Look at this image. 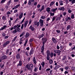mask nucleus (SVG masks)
<instances>
[{
	"label": "nucleus",
	"mask_w": 75,
	"mask_h": 75,
	"mask_svg": "<svg viewBox=\"0 0 75 75\" xmlns=\"http://www.w3.org/2000/svg\"><path fill=\"white\" fill-rule=\"evenodd\" d=\"M61 50H54V53H53V55L54 57L56 56V54H57V55L58 56L60 55H61Z\"/></svg>",
	"instance_id": "nucleus-1"
},
{
	"label": "nucleus",
	"mask_w": 75,
	"mask_h": 75,
	"mask_svg": "<svg viewBox=\"0 0 75 75\" xmlns=\"http://www.w3.org/2000/svg\"><path fill=\"white\" fill-rule=\"evenodd\" d=\"M48 39H47V38H42V44H45V43H46Z\"/></svg>",
	"instance_id": "nucleus-2"
},
{
	"label": "nucleus",
	"mask_w": 75,
	"mask_h": 75,
	"mask_svg": "<svg viewBox=\"0 0 75 75\" xmlns=\"http://www.w3.org/2000/svg\"><path fill=\"white\" fill-rule=\"evenodd\" d=\"M33 67L34 65H33V64H30L29 66V69L28 70H30V71H32Z\"/></svg>",
	"instance_id": "nucleus-3"
},
{
	"label": "nucleus",
	"mask_w": 75,
	"mask_h": 75,
	"mask_svg": "<svg viewBox=\"0 0 75 75\" xmlns=\"http://www.w3.org/2000/svg\"><path fill=\"white\" fill-rule=\"evenodd\" d=\"M34 49H33V48H32L30 51L29 53H28V54L30 56H31V55L34 54Z\"/></svg>",
	"instance_id": "nucleus-4"
},
{
	"label": "nucleus",
	"mask_w": 75,
	"mask_h": 75,
	"mask_svg": "<svg viewBox=\"0 0 75 75\" xmlns=\"http://www.w3.org/2000/svg\"><path fill=\"white\" fill-rule=\"evenodd\" d=\"M39 23H40V26L42 27L44 25V21L42 19H40L39 20Z\"/></svg>",
	"instance_id": "nucleus-5"
},
{
	"label": "nucleus",
	"mask_w": 75,
	"mask_h": 75,
	"mask_svg": "<svg viewBox=\"0 0 75 75\" xmlns=\"http://www.w3.org/2000/svg\"><path fill=\"white\" fill-rule=\"evenodd\" d=\"M42 45H43L41 48V52L42 53H44V49H45V48H44V47H45V45L42 44Z\"/></svg>",
	"instance_id": "nucleus-6"
},
{
	"label": "nucleus",
	"mask_w": 75,
	"mask_h": 75,
	"mask_svg": "<svg viewBox=\"0 0 75 75\" xmlns=\"http://www.w3.org/2000/svg\"><path fill=\"white\" fill-rule=\"evenodd\" d=\"M16 58L18 60L21 59V57H20V54L19 53H18L16 56Z\"/></svg>",
	"instance_id": "nucleus-7"
},
{
	"label": "nucleus",
	"mask_w": 75,
	"mask_h": 75,
	"mask_svg": "<svg viewBox=\"0 0 75 75\" xmlns=\"http://www.w3.org/2000/svg\"><path fill=\"white\" fill-rule=\"evenodd\" d=\"M58 10H59L60 11H64V10H65V8L64 7L62 6V7L59 8H58Z\"/></svg>",
	"instance_id": "nucleus-8"
},
{
	"label": "nucleus",
	"mask_w": 75,
	"mask_h": 75,
	"mask_svg": "<svg viewBox=\"0 0 75 75\" xmlns=\"http://www.w3.org/2000/svg\"><path fill=\"white\" fill-rule=\"evenodd\" d=\"M29 28L30 30L32 31H34V30H35V28H34V27H33L32 25H31L30 26V27Z\"/></svg>",
	"instance_id": "nucleus-9"
},
{
	"label": "nucleus",
	"mask_w": 75,
	"mask_h": 75,
	"mask_svg": "<svg viewBox=\"0 0 75 75\" xmlns=\"http://www.w3.org/2000/svg\"><path fill=\"white\" fill-rule=\"evenodd\" d=\"M34 24L35 25H37V27H38L40 25V22H37V21H35L34 22Z\"/></svg>",
	"instance_id": "nucleus-10"
},
{
	"label": "nucleus",
	"mask_w": 75,
	"mask_h": 75,
	"mask_svg": "<svg viewBox=\"0 0 75 75\" xmlns=\"http://www.w3.org/2000/svg\"><path fill=\"white\" fill-rule=\"evenodd\" d=\"M52 42H54V43H57V40H56L54 38H52Z\"/></svg>",
	"instance_id": "nucleus-11"
},
{
	"label": "nucleus",
	"mask_w": 75,
	"mask_h": 75,
	"mask_svg": "<svg viewBox=\"0 0 75 75\" xmlns=\"http://www.w3.org/2000/svg\"><path fill=\"white\" fill-rule=\"evenodd\" d=\"M1 58L2 59L4 60V59H6L7 58V56L4 55L2 56Z\"/></svg>",
	"instance_id": "nucleus-12"
},
{
	"label": "nucleus",
	"mask_w": 75,
	"mask_h": 75,
	"mask_svg": "<svg viewBox=\"0 0 75 75\" xmlns=\"http://www.w3.org/2000/svg\"><path fill=\"white\" fill-rule=\"evenodd\" d=\"M33 61L35 64H37V62H36V59H35V57H33Z\"/></svg>",
	"instance_id": "nucleus-13"
},
{
	"label": "nucleus",
	"mask_w": 75,
	"mask_h": 75,
	"mask_svg": "<svg viewBox=\"0 0 75 75\" xmlns=\"http://www.w3.org/2000/svg\"><path fill=\"white\" fill-rule=\"evenodd\" d=\"M27 42H28V39H27L25 40V42L24 44V47H25V46H26V45H27Z\"/></svg>",
	"instance_id": "nucleus-14"
},
{
	"label": "nucleus",
	"mask_w": 75,
	"mask_h": 75,
	"mask_svg": "<svg viewBox=\"0 0 75 75\" xmlns=\"http://www.w3.org/2000/svg\"><path fill=\"white\" fill-rule=\"evenodd\" d=\"M23 12H21L19 17V18H20V19H21V18L23 17Z\"/></svg>",
	"instance_id": "nucleus-15"
},
{
	"label": "nucleus",
	"mask_w": 75,
	"mask_h": 75,
	"mask_svg": "<svg viewBox=\"0 0 75 75\" xmlns=\"http://www.w3.org/2000/svg\"><path fill=\"white\" fill-rule=\"evenodd\" d=\"M7 26L6 25H4L3 27L1 28V30H3L5 29L6 28H7Z\"/></svg>",
	"instance_id": "nucleus-16"
},
{
	"label": "nucleus",
	"mask_w": 75,
	"mask_h": 75,
	"mask_svg": "<svg viewBox=\"0 0 75 75\" xmlns=\"http://www.w3.org/2000/svg\"><path fill=\"white\" fill-rule=\"evenodd\" d=\"M38 67H35L34 70V71L35 72H37V71H38Z\"/></svg>",
	"instance_id": "nucleus-17"
},
{
	"label": "nucleus",
	"mask_w": 75,
	"mask_h": 75,
	"mask_svg": "<svg viewBox=\"0 0 75 75\" xmlns=\"http://www.w3.org/2000/svg\"><path fill=\"white\" fill-rule=\"evenodd\" d=\"M71 70L73 72H75V67L72 66L71 67Z\"/></svg>",
	"instance_id": "nucleus-18"
},
{
	"label": "nucleus",
	"mask_w": 75,
	"mask_h": 75,
	"mask_svg": "<svg viewBox=\"0 0 75 75\" xmlns=\"http://www.w3.org/2000/svg\"><path fill=\"white\" fill-rule=\"evenodd\" d=\"M32 2V0H29L28 2V5L29 6H31Z\"/></svg>",
	"instance_id": "nucleus-19"
},
{
	"label": "nucleus",
	"mask_w": 75,
	"mask_h": 75,
	"mask_svg": "<svg viewBox=\"0 0 75 75\" xmlns=\"http://www.w3.org/2000/svg\"><path fill=\"white\" fill-rule=\"evenodd\" d=\"M29 35H30V33H29L28 32H27L26 33V35H25L26 38L28 37H29Z\"/></svg>",
	"instance_id": "nucleus-20"
},
{
	"label": "nucleus",
	"mask_w": 75,
	"mask_h": 75,
	"mask_svg": "<svg viewBox=\"0 0 75 75\" xmlns=\"http://www.w3.org/2000/svg\"><path fill=\"white\" fill-rule=\"evenodd\" d=\"M22 61H21L20 60L19 61V66H22Z\"/></svg>",
	"instance_id": "nucleus-21"
},
{
	"label": "nucleus",
	"mask_w": 75,
	"mask_h": 75,
	"mask_svg": "<svg viewBox=\"0 0 75 75\" xmlns=\"http://www.w3.org/2000/svg\"><path fill=\"white\" fill-rule=\"evenodd\" d=\"M41 65H42V67H44V66L45 65V62H42V63L40 64Z\"/></svg>",
	"instance_id": "nucleus-22"
},
{
	"label": "nucleus",
	"mask_w": 75,
	"mask_h": 75,
	"mask_svg": "<svg viewBox=\"0 0 75 75\" xmlns=\"http://www.w3.org/2000/svg\"><path fill=\"white\" fill-rule=\"evenodd\" d=\"M47 55L50 56V52L48 50L47 51Z\"/></svg>",
	"instance_id": "nucleus-23"
},
{
	"label": "nucleus",
	"mask_w": 75,
	"mask_h": 75,
	"mask_svg": "<svg viewBox=\"0 0 75 75\" xmlns=\"http://www.w3.org/2000/svg\"><path fill=\"white\" fill-rule=\"evenodd\" d=\"M71 25H68L67 28V31H68L71 28Z\"/></svg>",
	"instance_id": "nucleus-24"
},
{
	"label": "nucleus",
	"mask_w": 75,
	"mask_h": 75,
	"mask_svg": "<svg viewBox=\"0 0 75 75\" xmlns=\"http://www.w3.org/2000/svg\"><path fill=\"white\" fill-rule=\"evenodd\" d=\"M44 36V33H43L42 35H39V37L40 38H42L43 37V36Z\"/></svg>",
	"instance_id": "nucleus-25"
},
{
	"label": "nucleus",
	"mask_w": 75,
	"mask_h": 75,
	"mask_svg": "<svg viewBox=\"0 0 75 75\" xmlns=\"http://www.w3.org/2000/svg\"><path fill=\"white\" fill-rule=\"evenodd\" d=\"M57 9H58V8H56L55 9H52L51 10V11L52 12L55 11L56 10H57Z\"/></svg>",
	"instance_id": "nucleus-26"
},
{
	"label": "nucleus",
	"mask_w": 75,
	"mask_h": 75,
	"mask_svg": "<svg viewBox=\"0 0 75 75\" xmlns=\"http://www.w3.org/2000/svg\"><path fill=\"white\" fill-rule=\"evenodd\" d=\"M59 68V66L57 65L56 66H55V68H54V70H56V69H58Z\"/></svg>",
	"instance_id": "nucleus-27"
},
{
	"label": "nucleus",
	"mask_w": 75,
	"mask_h": 75,
	"mask_svg": "<svg viewBox=\"0 0 75 75\" xmlns=\"http://www.w3.org/2000/svg\"><path fill=\"white\" fill-rule=\"evenodd\" d=\"M50 57H51V58H52V57H54V53L52 52H51L50 53Z\"/></svg>",
	"instance_id": "nucleus-28"
},
{
	"label": "nucleus",
	"mask_w": 75,
	"mask_h": 75,
	"mask_svg": "<svg viewBox=\"0 0 75 75\" xmlns=\"http://www.w3.org/2000/svg\"><path fill=\"white\" fill-rule=\"evenodd\" d=\"M2 20L3 21L4 20H6V17L5 16H3L2 18Z\"/></svg>",
	"instance_id": "nucleus-29"
},
{
	"label": "nucleus",
	"mask_w": 75,
	"mask_h": 75,
	"mask_svg": "<svg viewBox=\"0 0 75 75\" xmlns=\"http://www.w3.org/2000/svg\"><path fill=\"white\" fill-rule=\"evenodd\" d=\"M12 32L13 33H16L18 32L17 30V29H16L14 30H13Z\"/></svg>",
	"instance_id": "nucleus-30"
},
{
	"label": "nucleus",
	"mask_w": 75,
	"mask_h": 75,
	"mask_svg": "<svg viewBox=\"0 0 75 75\" xmlns=\"http://www.w3.org/2000/svg\"><path fill=\"white\" fill-rule=\"evenodd\" d=\"M9 51H10V50L9 49H7L6 51V53L7 55L9 53Z\"/></svg>",
	"instance_id": "nucleus-31"
},
{
	"label": "nucleus",
	"mask_w": 75,
	"mask_h": 75,
	"mask_svg": "<svg viewBox=\"0 0 75 75\" xmlns=\"http://www.w3.org/2000/svg\"><path fill=\"white\" fill-rule=\"evenodd\" d=\"M20 6V4H19L18 5H17L16 6H15V9H16V8H18L19 7V6Z\"/></svg>",
	"instance_id": "nucleus-32"
},
{
	"label": "nucleus",
	"mask_w": 75,
	"mask_h": 75,
	"mask_svg": "<svg viewBox=\"0 0 75 75\" xmlns=\"http://www.w3.org/2000/svg\"><path fill=\"white\" fill-rule=\"evenodd\" d=\"M54 3H55V1H53L52 2H51L50 4V6H51L52 5H53V4H54Z\"/></svg>",
	"instance_id": "nucleus-33"
},
{
	"label": "nucleus",
	"mask_w": 75,
	"mask_h": 75,
	"mask_svg": "<svg viewBox=\"0 0 75 75\" xmlns=\"http://www.w3.org/2000/svg\"><path fill=\"white\" fill-rule=\"evenodd\" d=\"M66 59H67V57H66V56H64L62 59V60L65 61Z\"/></svg>",
	"instance_id": "nucleus-34"
},
{
	"label": "nucleus",
	"mask_w": 75,
	"mask_h": 75,
	"mask_svg": "<svg viewBox=\"0 0 75 75\" xmlns=\"http://www.w3.org/2000/svg\"><path fill=\"white\" fill-rule=\"evenodd\" d=\"M18 26V24H17L16 25H15L14 27L13 28V30H15V29H16V28H17V27Z\"/></svg>",
	"instance_id": "nucleus-35"
},
{
	"label": "nucleus",
	"mask_w": 75,
	"mask_h": 75,
	"mask_svg": "<svg viewBox=\"0 0 75 75\" xmlns=\"http://www.w3.org/2000/svg\"><path fill=\"white\" fill-rule=\"evenodd\" d=\"M25 34V32H23L21 34V35H20V37H22V36H23L24 34Z\"/></svg>",
	"instance_id": "nucleus-36"
},
{
	"label": "nucleus",
	"mask_w": 75,
	"mask_h": 75,
	"mask_svg": "<svg viewBox=\"0 0 75 75\" xmlns=\"http://www.w3.org/2000/svg\"><path fill=\"white\" fill-rule=\"evenodd\" d=\"M25 67L28 70V69L29 68V64H27L26 65Z\"/></svg>",
	"instance_id": "nucleus-37"
},
{
	"label": "nucleus",
	"mask_w": 75,
	"mask_h": 75,
	"mask_svg": "<svg viewBox=\"0 0 75 75\" xmlns=\"http://www.w3.org/2000/svg\"><path fill=\"white\" fill-rule=\"evenodd\" d=\"M51 8H47L46 9V11H47V12H49V11H50V9Z\"/></svg>",
	"instance_id": "nucleus-38"
},
{
	"label": "nucleus",
	"mask_w": 75,
	"mask_h": 75,
	"mask_svg": "<svg viewBox=\"0 0 75 75\" xmlns=\"http://www.w3.org/2000/svg\"><path fill=\"white\" fill-rule=\"evenodd\" d=\"M53 62V61H52V59H50L49 60V63L50 64H51Z\"/></svg>",
	"instance_id": "nucleus-39"
},
{
	"label": "nucleus",
	"mask_w": 75,
	"mask_h": 75,
	"mask_svg": "<svg viewBox=\"0 0 75 75\" xmlns=\"http://www.w3.org/2000/svg\"><path fill=\"white\" fill-rule=\"evenodd\" d=\"M16 29V30H17V31H18L19 33H20V28H17Z\"/></svg>",
	"instance_id": "nucleus-40"
},
{
	"label": "nucleus",
	"mask_w": 75,
	"mask_h": 75,
	"mask_svg": "<svg viewBox=\"0 0 75 75\" xmlns=\"http://www.w3.org/2000/svg\"><path fill=\"white\" fill-rule=\"evenodd\" d=\"M50 55H47V60H48V61H49L50 60Z\"/></svg>",
	"instance_id": "nucleus-41"
},
{
	"label": "nucleus",
	"mask_w": 75,
	"mask_h": 75,
	"mask_svg": "<svg viewBox=\"0 0 75 75\" xmlns=\"http://www.w3.org/2000/svg\"><path fill=\"white\" fill-rule=\"evenodd\" d=\"M71 18L72 19H74V14L73 13L71 15Z\"/></svg>",
	"instance_id": "nucleus-42"
},
{
	"label": "nucleus",
	"mask_w": 75,
	"mask_h": 75,
	"mask_svg": "<svg viewBox=\"0 0 75 75\" xmlns=\"http://www.w3.org/2000/svg\"><path fill=\"white\" fill-rule=\"evenodd\" d=\"M10 3H11V0H9L8 3V6H10Z\"/></svg>",
	"instance_id": "nucleus-43"
},
{
	"label": "nucleus",
	"mask_w": 75,
	"mask_h": 75,
	"mask_svg": "<svg viewBox=\"0 0 75 75\" xmlns=\"http://www.w3.org/2000/svg\"><path fill=\"white\" fill-rule=\"evenodd\" d=\"M56 31L57 33H59V34L61 33V31L59 30H56Z\"/></svg>",
	"instance_id": "nucleus-44"
},
{
	"label": "nucleus",
	"mask_w": 75,
	"mask_h": 75,
	"mask_svg": "<svg viewBox=\"0 0 75 75\" xmlns=\"http://www.w3.org/2000/svg\"><path fill=\"white\" fill-rule=\"evenodd\" d=\"M4 66V64H3L1 66V69H2V68H3Z\"/></svg>",
	"instance_id": "nucleus-45"
},
{
	"label": "nucleus",
	"mask_w": 75,
	"mask_h": 75,
	"mask_svg": "<svg viewBox=\"0 0 75 75\" xmlns=\"http://www.w3.org/2000/svg\"><path fill=\"white\" fill-rule=\"evenodd\" d=\"M7 45L5 43L3 45V47H4L5 48L6 47H7Z\"/></svg>",
	"instance_id": "nucleus-46"
},
{
	"label": "nucleus",
	"mask_w": 75,
	"mask_h": 75,
	"mask_svg": "<svg viewBox=\"0 0 75 75\" xmlns=\"http://www.w3.org/2000/svg\"><path fill=\"white\" fill-rule=\"evenodd\" d=\"M50 16H54L55 14L54 13H50Z\"/></svg>",
	"instance_id": "nucleus-47"
},
{
	"label": "nucleus",
	"mask_w": 75,
	"mask_h": 75,
	"mask_svg": "<svg viewBox=\"0 0 75 75\" xmlns=\"http://www.w3.org/2000/svg\"><path fill=\"white\" fill-rule=\"evenodd\" d=\"M33 39L34 40V38H31L29 40V41L30 42H31L33 41Z\"/></svg>",
	"instance_id": "nucleus-48"
},
{
	"label": "nucleus",
	"mask_w": 75,
	"mask_h": 75,
	"mask_svg": "<svg viewBox=\"0 0 75 75\" xmlns=\"http://www.w3.org/2000/svg\"><path fill=\"white\" fill-rule=\"evenodd\" d=\"M5 43L6 45H8V44L10 43V41H7Z\"/></svg>",
	"instance_id": "nucleus-49"
},
{
	"label": "nucleus",
	"mask_w": 75,
	"mask_h": 75,
	"mask_svg": "<svg viewBox=\"0 0 75 75\" xmlns=\"http://www.w3.org/2000/svg\"><path fill=\"white\" fill-rule=\"evenodd\" d=\"M45 18H46L45 16H42L41 17V18H42V19H45Z\"/></svg>",
	"instance_id": "nucleus-50"
},
{
	"label": "nucleus",
	"mask_w": 75,
	"mask_h": 75,
	"mask_svg": "<svg viewBox=\"0 0 75 75\" xmlns=\"http://www.w3.org/2000/svg\"><path fill=\"white\" fill-rule=\"evenodd\" d=\"M5 1H6V0H2L1 1V4H2V3H4V2H5Z\"/></svg>",
	"instance_id": "nucleus-51"
},
{
	"label": "nucleus",
	"mask_w": 75,
	"mask_h": 75,
	"mask_svg": "<svg viewBox=\"0 0 75 75\" xmlns=\"http://www.w3.org/2000/svg\"><path fill=\"white\" fill-rule=\"evenodd\" d=\"M25 17L23 19V20H22V21H21V24H22V23H23V22H24V20H25Z\"/></svg>",
	"instance_id": "nucleus-52"
},
{
	"label": "nucleus",
	"mask_w": 75,
	"mask_h": 75,
	"mask_svg": "<svg viewBox=\"0 0 75 75\" xmlns=\"http://www.w3.org/2000/svg\"><path fill=\"white\" fill-rule=\"evenodd\" d=\"M23 28H24V24H22L21 25V29H23Z\"/></svg>",
	"instance_id": "nucleus-53"
},
{
	"label": "nucleus",
	"mask_w": 75,
	"mask_h": 75,
	"mask_svg": "<svg viewBox=\"0 0 75 75\" xmlns=\"http://www.w3.org/2000/svg\"><path fill=\"white\" fill-rule=\"evenodd\" d=\"M41 69H42V67H41V66L40 65L39 68V71H41Z\"/></svg>",
	"instance_id": "nucleus-54"
},
{
	"label": "nucleus",
	"mask_w": 75,
	"mask_h": 75,
	"mask_svg": "<svg viewBox=\"0 0 75 75\" xmlns=\"http://www.w3.org/2000/svg\"><path fill=\"white\" fill-rule=\"evenodd\" d=\"M66 15H67V12H63V16H66Z\"/></svg>",
	"instance_id": "nucleus-55"
},
{
	"label": "nucleus",
	"mask_w": 75,
	"mask_h": 75,
	"mask_svg": "<svg viewBox=\"0 0 75 75\" xmlns=\"http://www.w3.org/2000/svg\"><path fill=\"white\" fill-rule=\"evenodd\" d=\"M52 70H51L50 71V75H52Z\"/></svg>",
	"instance_id": "nucleus-56"
},
{
	"label": "nucleus",
	"mask_w": 75,
	"mask_h": 75,
	"mask_svg": "<svg viewBox=\"0 0 75 75\" xmlns=\"http://www.w3.org/2000/svg\"><path fill=\"white\" fill-rule=\"evenodd\" d=\"M51 70V69L50 68L47 69L46 70V71H50Z\"/></svg>",
	"instance_id": "nucleus-57"
},
{
	"label": "nucleus",
	"mask_w": 75,
	"mask_h": 75,
	"mask_svg": "<svg viewBox=\"0 0 75 75\" xmlns=\"http://www.w3.org/2000/svg\"><path fill=\"white\" fill-rule=\"evenodd\" d=\"M26 50H27V51H29V50H30V47H28L26 48Z\"/></svg>",
	"instance_id": "nucleus-58"
},
{
	"label": "nucleus",
	"mask_w": 75,
	"mask_h": 75,
	"mask_svg": "<svg viewBox=\"0 0 75 75\" xmlns=\"http://www.w3.org/2000/svg\"><path fill=\"white\" fill-rule=\"evenodd\" d=\"M55 20V17H53V18H52V21H54Z\"/></svg>",
	"instance_id": "nucleus-59"
},
{
	"label": "nucleus",
	"mask_w": 75,
	"mask_h": 75,
	"mask_svg": "<svg viewBox=\"0 0 75 75\" xmlns=\"http://www.w3.org/2000/svg\"><path fill=\"white\" fill-rule=\"evenodd\" d=\"M60 70H61L62 72H63V71H64V69L63 68H60Z\"/></svg>",
	"instance_id": "nucleus-60"
},
{
	"label": "nucleus",
	"mask_w": 75,
	"mask_h": 75,
	"mask_svg": "<svg viewBox=\"0 0 75 75\" xmlns=\"http://www.w3.org/2000/svg\"><path fill=\"white\" fill-rule=\"evenodd\" d=\"M7 15H8V14H11V12H10V11H8L7 12Z\"/></svg>",
	"instance_id": "nucleus-61"
},
{
	"label": "nucleus",
	"mask_w": 75,
	"mask_h": 75,
	"mask_svg": "<svg viewBox=\"0 0 75 75\" xmlns=\"http://www.w3.org/2000/svg\"><path fill=\"white\" fill-rule=\"evenodd\" d=\"M72 1H71V3L72 4H74V3H75V0H72Z\"/></svg>",
	"instance_id": "nucleus-62"
},
{
	"label": "nucleus",
	"mask_w": 75,
	"mask_h": 75,
	"mask_svg": "<svg viewBox=\"0 0 75 75\" xmlns=\"http://www.w3.org/2000/svg\"><path fill=\"white\" fill-rule=\"evenodd\" d=\"M8 38V36H6L4 37V38L5 39H7V38Z\"/></svg>",
	"instance_id": "nucleus-63"
},
{
	"label": "nucleus",
	"mask_w": 75,
	"mask_h": 75,
	"mask_svg": "<svg viewBox=\"0 0 75 75\" xmlns=\"http://www.w3.org/2000/svg\"><path fill=\"white\" fill-rule=\"evenodd\" d=\"M69 69V67L68 66H67L65 67V69H66V70L68 69Z\"/></svg>",
	"instance_id": "nucleus-64"
}]
</instances>
